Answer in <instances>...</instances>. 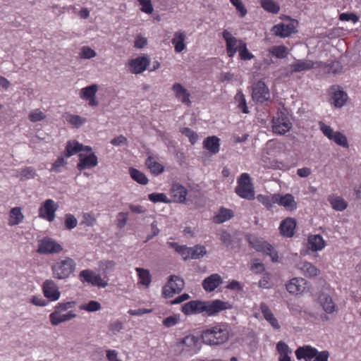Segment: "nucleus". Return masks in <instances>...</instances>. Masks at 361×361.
<instances>
[{
  "instance_id": "obj_1",
  "label": "nucleus",
  "mask_w": 361,
  "mask_h": 361,
  "mask_svg": "<svg viewBox=\"0 0 361 361\" xmlns=\"http://www.w3.org/2000/svg\"><path fill=\"white\" fill-rule=\"evenodd\" d=\"M231 327L226 322H219L204 328L200 334L202 343L218 346L226 343L231 336Z\"/></svg>"
},
{
  "instance_id": "obj_2",
  "label": "nucleus",
  "mask_w": 361,
  "mask_h": 361,
  "mask_svg": "<svg viewBox=\"0 0 361 361\" xmlns=\"http://www.w3.org/2000/svg\"><path fill=\"white\" fill-rule=\"evenodd\" d=\"M75 305V301L59 302L55 306L54 310L49 314L50 323L53 326H57L75 318L77 314L73 310Z\"/></svg>"
},
{
  "instance_id": "obj_3",
  "label": "nucleus",
  "mask_w": 361,
  "mask_h": 361,
  "mask_svg": "<svg viewBox=\"0 0 361 361\" xmlns=\"http://www.w3.org/2000/svg\"><path fill=\"white\" fill-rule=\"evenodd\" d=\"M202 343L199 337L190 334L178 339L176 348L180 355L191 357L200 351Z\"/></svg>"
},
{
  "instance_id": "obj_4",
  "label": "nucleus",
  "mask_w": 361,
  "mask_h": 361,
  "mask_svg": "<svg viewBox=\"0 0 361 361\" xmlns=\"http://www.w3.org/2000/svg\"><path fill=\"white\" fill-rule=\"evenodd\" d=\"M76 263L68 257L63 259H58L51 266V271L54 278L66 279L75 271Z\"/></svg>"
},
{
  "instance_id": "obj_5",
  "label": "nucleus",
  "mask_w": 361,
  "mask_h": 361,
  "mask_svg": "<svg viewBox=\"0 0 361 361\" xmlns=\"http://www.w3.org/2000/svg\"><path fill=\"white\" fill-rule=\"evenodd\" d=\"M237 183L235 192L239 197L249 200L255 198L254 186L248 173H242L238 178Z\"/></svg>"
},
{
  "instance_id": "obj_6",
  "label": "nucleus",
  "mask_w": 361,
  "mask_h": 361,
  "mask_svg": "<svg viewBox=\"0 0 361 361\" xmlns=\"http://www.w3.org/2000/svg\"><path fill=\"white\" fill-rule=\"evenodd\" d=\"M58 208L59 205L56 202L51 199H47L39 208L38 216L42 219L52 222L55 219V213Z\"/></svg>"
},
{
  "instance_id": "obj_7",
  "label": "nucleus",
  "mask_w": 361,
  "mask_h": 361,
  "mask_svg": "<svg viewBox=\"0 0 361 361\" xmlns=\"http://www.w3.org/2000/svg\"><path fill=\"white\" fill-rule=\"evenodd\" d=\"M250 247L271 257L273 262L278 260V253L274 247L262 239L254 238L249 241Z\"/></svg>"
},
{
  "instance_id": "obj_8",
  "label": "nucleus",
  "mask_w": 361,
  "mask_h": 361,
  "mask_svg": "<svg viewBox=\"0 0 361 361\" xmlns=\"http://www.w3.org/2000/svg\"><path fill=\"white\" fill-rule=\"evenodd\" d=\"M79 279L82 283H88L94 286L105 288L108 285L107 281L104 280L99 274H97L90 269L81 271Z\"/></svg>"
},
{
  "instance_id": "obj_9",
  "label": "nucleus",
  "mask_w": 361,
  "mask_h": 361,
  "mask_svg": "<svg viewBox=\"0 0 361 361\" xmlns=\"http://www.w3.org/2000/svg\"><path fill=\"white\" fill-rule=\"evenodd\" d=\"M291 123L285 114L277 113L272 119V130L274 133L283 135L291 128Z\"/></svg>"
},
{
  "instance_id": "obj_10",
  "label": "nucleus",
  "mask_w": 361,
  "mask_h": 361,
  "mask_svg": "<svg viewBox=\"0 0 361 361\" xmlns=\"http://www.w3.org/2000/svg\"><path fill=\"white\" fill-rule=\"evenodd\" d=\"M63 250L62 246L49 238H44L38 242L37 252L39 254L59 253Z\"/></svg>"
},
{
  "instance_id": "obj_11",
  "label": "nucleus",
  "mask_w": 361,
  "mask_h": 361,
  "mask_svg": "<svg viewBox=\"0 0 361 361\" xmlns=\"http://www.w3.org/2000/svg\"><path fill=\"white\" fill-rule=\"evenodd\" d=\"M222 37L226 42L227 55L228 57L233 58L240 49V42L243 40L233 37L232 34L226 30L222 32Z\"/></svg>"
},
{
  "instance_id": "obj_12",
  "label": "nucleus",
  "mask_w": 361,
  "mask_h": 361,
  "mask_svg": "<svg viewBox=\"0 0 361 361\" xmlns=\"http://www.w3.org/2000/svg\"><path fill=\"white\" fill-rule=\"evenodd\" d=\"M252 97L257 102L263 103L269 98V90L265 83L259 80L253 85Z\"/></svg>"
},
{
  "instance_id": "obj_13",
  "label": "nucleus",
  "mask_w": 361,
  "mask_h": 361,
  "mask_svg": "<svg viewBox=\"0 0 361 361\" xmlns=\"http://www.w3.org/2000/svg\"><path fill=\"white\" fill-rule=\"evenodd\" d=\"M231 307V306L228 302H224L221 300L206 301L204 312L207 316H214Z\"/></svg>"
},
{
  "instance_id": "obj_14",
  "label": "nucleus",
  "mask_w": 361,
  "mask_h": 361,
  "mask_svg": "<svg viewBox=\"0 0 361 361\" xmlns=\"http://www.w3.org/2000/svg\"><path fill=\"white\" fill-rule=\"evenodd\" d=\"M42 292L44 297L50 301H56L61 296L57 285L51 279H47L43 283Z\"/></svg>"
},
{
  "instance_id": "obj_15",
  "label": "nucleus",
  "mask_w": 361,
  "mask_h": 361,
  "mask_svg": "<svg viewBox=\"0 0 361 361\" xmlns=\"http://www.w3.org/2000/svg\"><path fill=\"white\" fill-rule=\"evenodd\" d=\"M149 59L147 56H138L128 62L130 73L139 74L145 71L149 65Z\"/></svg>"
},
{
  "instance_id": "obj_16",
  "label": "nucleus",
  "mask_w": 361,
  "mask_h": 361,
  "mask_svg": "<svg viewBox=\"0 0 361 361\" xmlns=\"http://www.w3.org/2000/svg\"><path fill=\"white\" fill-rule=\"evenodd\" d=\"M205 302L200 300H191L182 306V312L186 314H197L204 312Z\"/></svg>"
},
{
  "instance_id": "obj_17",
  "label": "nucleus",
  "mask_w": 361,
  "mask_h": 361,
  "mask_svg": "<svg viewBox=\"0 0 361 361\" xmlns=\"http://www.w3.org/2000/svg\"><path fill=\"white\" fill-rule=\"evenodd\" d=\"M170 193L173 197V202L177 203H185L188 195L187 189L178 183L172 184Z\"/></svg>"
},
{
  "instance_id": "obj_18",
  "label": "nucleus",
  "mask_w": 361,
  "mask_h": 361,
  "mask_svg": "<svg viewBox=\"0 0 361 361\" xmlns=\"http://www.w3.org/2000/svg\"><path fill=\"white\" fill-rule=\"evenodd\" d=\"M98 164V159L97 156L92 153L85 156L82 154H79V162L77 164V169L79 171H83L86 169H91Z\"/></svg>"
},
{
  "instance_id": "obj_19",
  "label": "nucleus",
  "mask_w": 361,
  "mask_h": 361,
  "mask_svg": "<svg viewBox=\"0 0 361 361\" xmlns=\"http://www.w3.org/2000/svg\"><path fill=\"white\" fill-rule=\"evenodd\" d=\"M223 283V279L218 274H212L202 281V287L207 292H212Z\"/></svg>"
},
{
  "instance_id": "obj_20",
  "label": "nucleus",
  "mask_w": 361,
  "mask_h": 361,
  "mask_svg": "<svg viewBox=\"0 0 361 361\" xmlns=\"http://www.w3.org/2000/svg\"><path fill=\"white\" fill-rule=\"evenodd\" d=\"M317 302L326 314H332L336 311L335 302L332 298L326 293L320 294L317 298Z\"/></svg>"
},
{
  "instance_id": "obj_21",
  "label": "nucleus",
  "mask_w": 361,
  "mask_h": 361,
  "mask_svg": "<svg viewBox=\"0 0 361 361\" xmlns=\"http://www.w3.org/2000/svg\"><path fill=\"white\" fill-rule=\"evenodd\" d=\"M317 350L308 345L299 347L295 351V355L298 360L304 359L305 361H311L317 355Z\"/></svg>"
},
{
  "instance_id": "obj_22",
  "label": "nucleus",
  "mask_w": 361,
  "mask_h": 361,
  "mask_svg": "<svg viewBox=\"0 0 361 361\" xmlns=\"http://www.w3.org/2000/svg\"><path fill=\"white\" fill-rule=\"evenodd\" d=\"M172 90L178 100L188 106L190 105V94L181 84L178 82L174 83L172 86Z\"/></svg>"
},
{
  "instance_id": "obj_23",
  "label": "nucleus",
  "mask_w": 361,
  "mask_h": 361,
  "mask_svg": "<svg viewBox=\"0 0 361 361\" xmlns=\"http://www.w3.org/2000/svg\"><path fill=\"white\" fill-rule=\"evenodd\" d=\"M145 166L154 176H159L164 171V166L152 155L147 157L145 160Z\"/></svg>"
},
{
  "instance_id": "obj_24",
  "label": "nucleus",
  "mask_w": 361,
  "mask_h": 361,
  "mask_svg": "<svg viewBox=\"0 0 361 361\" xmlns=\"http://www.w3.org/2000/svg\"><path fill=\"white\" fill-rule=\"evenodd\" d=\"M297 268L300 270L302 274L306 277L317 276L319 274V270L312 263L307 261L300 262L298 263Z\"/></svg>"
},
{
  "instance_id": "obj_25",
  "label": "nucleus",
  "mask_w": 361,
  "mask_h": 361,
  "mask_svg": "<svg viewBox=\"0 0 361 361\" xmlns=\"http://www.w3.org/2000/svg\"><path fill=\"white\" fill-rule=\"evenodd\" d=\"M325 246V242L320 235H310L307 239V247L312 251L322 250Z\"/></svg>"
},
{
  "instance_id": "obj_26",
  "label": "nucleus",
  "mask_w": 361,
  "mask_h": 361,
  "mask_svg": "<svg viewBox=\"0 0 361 361\" xmlns=\"http://www.w3.org/2000/svg\"><path fill=\"white\" fill-rule=\"evenodd\" d=\"M185 38L186 35L184 32L178 31L174 33L173 38L171 39V43L174 46L176 52L180 53L185 49Z\"/></svg>"
},
{
  "instance_id": "obj_27",
  "label": "nucleus",
  "mask_w": 361,
  "mask_h": 361,
  "mask_svg": "<svg viewBox=\"0 0 361 361\" xmlns=\"http://www.w3.org/2000/svg\"><path fill=\"white\" fill-rule=\"evenodd\" d=\"M260 310L263 314L264 319L274 328L279 329L280 326L279 324L278 320L274 317V314L268 307V305L264 302H261L260 304Z\"/></svg>"
},
{
  "instance_id": "obj_28",
  "label": "nucleus",
  "mask_w": 361,
  "mask_h": 361,
  "mask_svg": "<svg viewBox=\"0 0 361 361\" xmlns=\"http://www.w3.org/2000/svg\"><path fill=\"white\" fill-rule=\"evenodd\" d=\"M281 235L287 238L293 236V218L288 217L283 220L279 226Z\"/></svg>"
},
{
  "instance_id": "obj_29",
  "label": "nucleus",
  "mask_w": 361,
  "mask_h": 361,
  "mask_svg": "<svg viewBox=\"0 0 361 361\" xmlns=\"http://www.w3.org/2000/svg\"><path fill=\"white\" fill-rule=\"evenodd\" d=\"M135 271L138 277V283L142 284L145 288H148L152 282V276L148 269L137 267Z\"/></svg>"
},
{
  "instance_id": "obj_30",
  "label": "nucleus",
  "mask_w": 361,
  "mask_h": 361,
  "mask_svg": "<svg viewBox=\"0 0 361 361\" xmlns=\"http://www.w3.org/2000/svg\"><path fill=\"white\" fill-rule=\"evenodd\" d=\"M220 140L216 136H209L203 142V147L213 154H216L219 151Z\"/></svg>"
},
{
  "instance_id": "obj_31",
  "label": "nucleus",
  "mask_w": 361,
  "mask_h": 361,
  "mask_svg": "<svg viewBox=\"0 0 361 361\" xmlns=\"http://www.w3.org/2000/svg\"><path fill=\"white\" fill-rule=\"evenodd\" d=\"M233 216V212L231 209L221 207L218 213L214 216L213 221L215 224H222Z\"/></svg>"
},
{
  "instance_id": "obj_32",
  "label": "nucleus",
  "mask_w": 361,
  "mask_h": 361,
  "mask_svg": "<svg viewBox=\"0 0 361 361\" xmlns=\"http://www.w3.org/2000/svg\"><path fill=\"white\" fill-rule=\"evenodd\" d=\"M82 150V144L79 143L76 140H68L66 143L64 156L70 157Z\"/></svg>"
},
{
  "instance_id": "obj_33",
  "label": "nucleus",
  "mask_w": 361,
  "mask_h": 361,
  "mask_svg": "<svg viewBox=\"0 0 361 361\" xmlns=\"http://www.w3.org/2000/svg\"><path fill=\"white\" fill-rule=\"evenodd\" d=\"M24 215L20 207H16L11 209L9 213L8 225L11 226L19 224L23 221Z\"/></svg>"
},
{
  "instance_id": "obj_34",
  "label": "nucleus",
  "mask_w": 361,
  "mask_h": 361,
  "mask_svg": "<svg viewBox=\"0 0 361 361\" xmlns=\"http://www.w3.org/2000/svg\"><path fill=\"white\" fill-rule=\"evenodd\" d=\"M276 350L279 354V361H291L289 354L291 350L283 341H279L276 344Z\"/></svg>"
},
{
  "instance_id": "obj_35",
  "label": "nucleus",
  "mask_w": 361,
  "mask_h": 361,
  "mask_svg": "<svg viewBox=\"0 0 361 361\" xmlns=\"http://www.w3.org/2000/svg\"><path fill=\"white\" fill-rule=\"evenodd\" d=\"M257 199L268 210H271L275 207V205L277 203V197L275 195V194L272 195H265L260 194L257 196Z\"/></svg>"
},
{
  "instance_id": "obj_36",
  "label": "nucleus",
  "mask_w": 361,
  "mask_h": 361,
  "mask_svg": "<svg viewBox=\"0 0 361 361\" xmlns=\"http://www.w3.org/2000/svg\"><path fill=\"white\" fill-rule=\"evenodd\" d=\"M293 28L290 25H286L283 23H279L274 25L271 29V32L281 37H286L288 36L292 31Z\"/></svg>"
},
{
  "instance_id": "obj_37",
  "label": "nucleus",
  "mask_w": 361,
  "mask_h": 361,
  "mask_svg": "<svg viewBox=\"0 0 361 361\" xmlns=\"http://www.w3.org/2000/svg\"><path fill=\"white\" fill-rule=\"evenodd\" d=\"M129 174L131 178L139 184L147 185L148 183L149 180L145 174L135 168L129 169Z\"/></svg>"
},
{
  "instance_id": "obj_38",
  "label": "nucleus",
  "mask_w": 361,
  "mask_h": 361,
  "mask_svg": "<svg viewBox=\"0 0 361 361\" xmlns=\"http://www.w3.org/2000/svg\"><path fill=\"white\" fill-rule=\"evenodd\" d=\"M207 250L204 246L197 245L194 247H188V259H199L204 256Z\"/></svg>"
},
{
  "instance_id": "obj_39",
  "label": "nucleus",
  "mask_w": 361,
  "mask_h": 361,
  "mask_svg": "<svg viewBox=\"0 0 361 361\" xmlns=\"http://www.w3.org/2000/svg\"><path fill=\"white\" fill-rule=\"evenodd\" d=\"M260 4L264 10L273 14L277 13L280 10L279 4L274 0H261Z\"/></svg>"
},
{
  "instance_id": "obj_40",
  "label": "nucleus",
  "mask_w": 361,
  "mask_h": 361,
  "mask_svg": "<svg viewBox=\"0 0 361 361\" xmlns=\"http://www.w3.org/2000/svg\"><path fill=\"white\" fill-rule=\"evenodd\" d=\"M329 201L332 207L337 211H343L347 207V202L345 200L337 196L330 197Z\"/></svg>"
},
{
  "instance_id": "obj_41",
  "label": "nucleus",
  "mask_w": 361,
  "mask_h": 361,
  "mask_svg": "<svg viewBox=\"0 0 361 361\" xmlns=\"http://www.w3.org/2000/svg\"><path fill=\"white\" fill-rule=\"evenodd\" d=\"M316 63L311 60H295V72L310 70Z\"/></svg>"
},
{
  "instance_id": "obj_42",
  "label": "nucleus",
  "mask_w": 361,
  "mask_h": 361,
  "mask_svg": "<svg viewBox=\"0 0 361 361\" xmlns=\"http://www.w3.org/2000/svg\"><path fill=\"white\" fill-rule=\"evenodd\" d=\"M98 90V87L97 85H92L84 87L81 90L80 93V97L81 99L84 100H87L94 96H96V93Z\"/></svg>"
},
{
  "instance_id": "obj_43",
  "label": "nucleus",
  "mask_w": 361,
  "mask_h": 361,
  "mask_svg": "<svg viewBox=\"0 0 361 361\" xmlns=\"http://www.w3.org/2000/svg\"><path fill=\"white\" fill-rule=\"evenodd\" d=\"M348 95L341 90L336 91L333 95V104L336 107L343 106L347 101Z\"/></svg>"
},
{
  "instance_id": "obj_44",
  "label": "nucleus",
  "mask_w": 361,
  "mask_h": 361,
  "mask_svg": "<svg viewBox=\"0 0 361 361\" xmlns=\"http://www.w3.org/2000/svg\"><path fill=\"white\" fill-rule=\"evenodd\" d=\"M66 121L72 126L79 128L86 122V118L78 115L68 114L66 116Z\"/></svg>"
},
{
  "instance_id": "obj_45",
  "label": "nucleus",
  "mask_w": 361,
  "mask_h": 361,
  "mask_svg": "<svg viewBox=\"0 0 361 361\" xmlns=\"http://www.w3.org/2000/svg\"><path fill=\"white\" fill-rule=\"evenodd\" d=\"M277 197L276 204L283 206L287 209H290L292 203L293 202V197L290 194L281 196L279 194H275Z\"/></svg>"
},
{
  "instance_id": "obj_46",
  "label": "nucleus",
  "mask_w": 361,
  "mask_h": 361,
  "mask_svg": "<svg viewBox=\"0 0 361 361\" xmlns=\"http://www.w3.org/2000/svg\"><path fill=\"white\" fill-rule=\"evenodd\" d=\"M238 51L241 60H251L255 57L254 55L247 49V44L244 41L240 42V49Z\"/></svg>"
},
{
  "instance_id": "obj_47",
  "label": "nucleus",
  "mask_w": 361,
  "mask_h": 361,
  "mask_svg": "<svg viewBox=\"0 0 361 361\" xmlns=\"http://www.w3.org/2000/svg\"><path fill=\"white\" fill-rule=\"evenodd\" d=\"M167 244L175 250L176 252L182 256L183 259L187 260L188 259V247L185 245H180L177 243L168 242Z\"/></svg>"
},
{
  "instance_id": "obj_48",
  "label": "nucleus",
  "mask_w": 361,
  "mask_h": 361,
  "mask_svg": "<svg viewBox=\"0 0 361 361\" xmlns=\"http://www.w3.org/2000/svg\"><path fill=\"white\" fill-rule=\"evenodd\" d=\"M167 244L175 250L176 252L182 256L183 259L187 260L188 259V247L185 245H180L177 243L168 242Z\"/></svg>"
},
{
  "instance_id": "obj_49",
  "label": "nucleus",
  "mask_w": 361,
  "mask_h": 361,
  "mask_svg": "<svg viewBox=\"0 0 361 361\" xmlns=\"http://www.w3.org/2000/svg\"><path fill=\"white\" fill-rule=\"evenodd\" d=\"M269 51L272 56L279 59H283L288 54L287 48L284 46H274Z\"/></svg>"
},
{
  "instance_id": "obj_50",
  "label": "nucleus",
  "mask_w": 361,
  "mask_h": 361,
  "mask_svg": "<svg viewBox=\"0 0 361 361\" xmlns=\"http://www.w3.org/2000/svg\"><path fill=\"white\" fill-rule=\"evenodd\" d=\"M173 278H169L167 283L162 288V296L164 298H171L176 294L175 288H172Z\"/></svg>"
},
{
  "instance_id": "obj_51",
  "label": "nucleus",
  "mask_w": 361,
  "mask_h": 361,
  "mask_svg": "<svg viewBox=\"0 0 361 361\" xmlns=\"http://www.w3.org/2000/svg\"><path fill=\"white\" fill-rule=\"evenodd\" d=\"M28 118L31 122L35 123L45 119L46 114L39 109H36L30 112Z\"/></svg>"
},
{
  "instance_id": "obj_52",
  "label": "nucleus",
  "mask_w": 361,
  "mask_h": 361,
  "mask_svg": "<svg viewBox=\"0 0 361 361\" xmlns=\"http://www.w3.org/2000/svg\"><path fill=\"white\" fill-rule=\"evenodd\" d=\"M331 140H334L338 145L345 148H348L349 146L346 136L339 131L335 132Z\"/></svg>"
},
{
  "instance_id": "obj_53",
  "label": "nucleus",
  "mask_w": 361,
  "mask_h": 361,
  "mask_svg": "<svg viewBox=\"0 0 361 361\" xmlns=\"http://www.w3.org/2000/svg\"><path fill=\"white\" fill-rule=\"evenodd\" d=\"M235 99L236 101H238V108L244 114H248L249 110L248 107L247 106L246 100L245 98L244 94L242 92H238L235 97Z\"/></svg>"
},
{
  "instance_id": "obj_54",
  "label": "nucleus",
  "mask_w": 361,
  "mask_h": 361,
  "mask_svg": "<svg viewBox=\"0 0 361 361\" xmlns=\"http://www.w3.org/2000/svg\"><path fill=\"white\" fill-rule=\"evenodd\" d=\"M180 132L183 135L188 137L189 141L192 145H194L197 142L198 135L195 131H193L190 128L188 127L181 128L180 129Z\"/></svg>"
},
{
  "instance_id": "obj_55",
  "label": "nucleus",
  "mask_w": 361,
  "mask_h": 361,
  "mask_svg": "<svg viewBox=\"0 0 361 361\" xmlns=\"http://www.w3.org/2000/svg\"><path fill=\"white\" fill-rule=\"evenodd\" d=\"M148 199L152 202L169 203L171 201L164 193H151L148 195Z\"/></svg>"
},
{
  "instance_id": "obj_56",
  "label": "nucleus",
  "mask_w": 361,
  "mask_h": 361,
  "mask_svg": "<svg viewBox=\"0 0 361 361\" xmlns=\"http://www.w3.org/2000/svg\"><path fill=\"white\" fill-rule=\"evenodd\" d=\"M307 289V281L302 278L295 277V293H302Z\"/></svg>"
},
{
  "instance_id": "obj_57",
  "label": "nucleus",
  "mask_w": 361,
  "mask_h": 361,
  "mask_svg": "<svg viewBox=\"0 0 361 361\" xmlns=\"http://www.w3.org/2000/svg\"><path fill=\"white\" fill-rule=\"evenodd\" d=\"M101 304L95 300H91L87 304L80 306V309L87 312H96L101 309Z\"/></svg>"
},
{
  "instance_id": "obj_58",
  "label": "nucleus",
  "mask_w": 361,
  "mask_h": 361,
  "mask_svg": "<svg viewBox=\"0 0 361 361\" xmlns=\"http://www.w3.org/2000/svg\"><path fill=\"white\" fill-rule=\"evenodd\" d=\"M169 278H173L172 288H175L176 293H179L184 288V281L179 276L172 275Z\"/></svg>"
},
{
  "instance_id": "obj_59",
  "label": "nucleus",
  "mask_w": 361,
  "mask_h": 361,
  "mask_svg": "<svg viewBox=\"0 0 361 361\" xmlns=\"http://www.w3.org/2000/svg\"><path fill=\"white\" fill-rule=\"evenodd\" d=\"M128 212H119L116 216V226L122 229L126 225L128 220Z\"/></svg>"
},
{
  "instance_id": "obj_60",
  "label": "nucleus",
  "mask_w": 361,
  "mask_h": 361,
  "mask_svg": "<svg viewBox=\"0 0 361 361\" xmlns=\"http://www.w3.org/2000/svg\"><path fill=\"white\" fill-rule=\"evenodd\" d=\"M231 4L235 6L240 17H245L247 11L241 0H230Z\"/></svg>"
},
{
  "instance_id": "obj_61",
  "label": "nucleus",
  "mask_w": 361,
  "mask_h": 361,
  "mask_svg": "<svg viewBox=\"0 0 361 361\" xmlns=\"http://www.w3.org/2000/svg\"><path fill=\"white\" fill-rule=\"evenodd\" d=\"M141 6L140 10L147 14L152 13L154 8L152 4V0H137Z\"/></svg>"
},
{
  "instance_id": "obj_62",
  "label": "nucleus",
  "mask_w": 361,
  "mask_h": 361,
  "mask_svg": "<svg viewBox=\"0 0 361 361\" xmlns=\"http://www.w3.org/2000/svg\"><path fill=\"white\" fill-rule=\"evenodd\" d=\"M78 221L76 218L71 214H66L65 226L67 229L71 230L76 227Z\"/></svg>"
},
{
  "instance_id": "obj_63",
  "label": "nucleus",
  "mask_w": 361,
  "mask_h": 361,
  "mask_svg": "<svg viewBox=\"0 0 361 361\" xmlns=\"http://www.w3.org/2000/svg\"><path fill=\"white\" fill-rule=\"evenodd\" d=\"M319 128L321 131L324 133V135L328 137L329 140H332L335 132H334L333 129L329 126L320 121L319 123Z\"/></svg>"
},
{
  "instance_id": "obj_64",
  "label": "nucleus",
  "mask_w": 361,
  "mask_h": 361,
  "mask_svg": "<svg viewBox=\"0 0 361 361\" xmlns=\"http://www.w3.org/2000/svg\"><path fill=\"white\" fill-rule=\"evenodd\" d=\"M66 164L67 161L65 160L63 157H59L52 164L50 171L57 173L60 172V168L64 166Z\"/></svg>"
}]
</instances>
